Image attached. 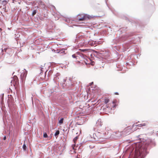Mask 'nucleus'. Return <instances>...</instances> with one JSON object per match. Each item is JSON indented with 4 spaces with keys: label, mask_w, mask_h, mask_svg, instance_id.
<instances>
[{
    "label": "nucleus",
    "mask_w": 158,
    "mask_h": 158,
    "mask_svg": "<svg viewBox=\"0 0 158 158\" xmlns=\"http://www.w3.org/2000/svg\"><path fill=\"white\" fill-rule=\"evenodd\" d=\"M135 156L137 158L139 156H141L144 152L146 151V148L142 146V143L138 142L135 143Z\"/></svg>",
    "instance_id": "f257e3e1"
},
{
    "label": "nucleus",
    "mask_w": 158,
    "mask_h": 158,
    "mask_svg": "<svg viewBox=\"0 0 158 158\" xmlns=\"http://www.w3.org/2000/svg\"><path fill=\"white\" fill-rule=\"evenodd\" d=\"M92 17L90 15L85 14L79 15L77 19L79 21H83L87 19H90Z\"/></svg>",
    "instance_id": "f03ea898"
},
{
    "label": "nucleus",
    "mask_w": 158,
    "mask_h": 158,
    "mask_svg": "<svg viewBox=\"0 0 158 158\" xmlns=\"http://www.w3.org/2000/svg\"><path fill=\"white\" fill-rule=\"evenodd\" d=\"M134 127V125L127 127L124 129V131L127 134H129L135 131V129H133Z\"/></svg>",
    "instance_id": "7ed1b4c3"
},
{
    "label": "nucleus",
    "mask_w": 158,
    "mask_h": 158,
    "mask_svg": "<svg viewBox=\"0 0 158 158\" xmlns=\"http://www.w3.org/2000/svg\"><path fill=\"white\" fill-rule=\"evenodd\" d=\"M77 139L78 137L77 136H76L73 139V142L74 144H73L71 146V147L73 149V153H72V151H71V153L72 154L76 153V149L75 148V147L76 145V141L77 140Z\"/></svg>",
    "instance_id": "20e7f679"
},
{
    "label": "nucleus",
    "mask_w": 158,
    "mask_h": 158,
    "mask_svg": "<svg viewBox=\"0 0 158 158\" xmlns=\"http://www.w3.org/2000/svg\"><path fill=\"white\" fill-rule=\"evenodd\" d=\"M27 72L26 70H25L23 73L21 74L20 77L21 80L23 82H24L26 79Z\"/></svg>",
    "instance_id": "39448f33"
},
{
    "label": "nucleus",
    "mask_w": 158,
    "mask_h": 158,
    "mask_svg": "<svg viewBox=\"0 0 158 158\" xmlns=\"http://www.w3.org/2000/svg\"><path fill=\"white\" fill-rule=\"evenodd\" d=\"M106 134V132L105 133H100L98 132L97 134V135L99 137L100 139H107L108 138V137L106 136H105V135Z\"/></svg>",
    "instance_id": "423d86ee"
},
{
    "label": "nucleus",
    "mask_w": 158,
    "mask_h": 158,
    "mask_svg": "<svg viewBox=\"0 0 158 158\" xmlns=\"http://www.w3.org/2000/svg\"><path fill=\"white\" fill-rule=\"evenodd\" d=\"M39 5L41 6L42 8H45L46 5L44 3L41 1H39Z\"/></svg>",
    "instance_id": "0eeeda50"
},
{
    "label": "nucleus",
    "mask_w": 158,
    "mask_h": 158,
    "mask_svg": "<svg viewBox=\"0 0 158 158\" xmlns=\"http://www.w3.org/2000/svg\"><path fill=\"white\" fill-rule=\"evenodd\" d=\"M103 102H104V103L106 104L108 103L110 101L109 99L108 98H104L103 99Z\"/></svg>",
    "instance_id": "6e6552de"
},
{
    "label": "nucleus",
    "mask_w": 158,
    "mask_h": 158,
    "mask_svg": "<svg viewBox=\"0 0 158 158\" xmlns=\"http://www.w3.org/2000/svg\"><path fill=\"white\" fill-rule=\"evenodd\" d=\"M116 102H117V100H115L113 101V102H112L113 105H112V106L113 108H115V107L116 106Z\"/></svg>",
    "instance_id": "1a4fd4ad"
},
{
    "label": "nucleus",
    "mask_w": 158,
    "mask_h": 158,
    "mask_svg": "<svg viewBox=\"0 0 158 158\" xmlns=\"http://www.w3.org/2000/svg\"><path fill=\"white\" fill-rule=\"evenodd\" d=\"M60 133V131L59 130L57 131L55 134V136H57Z\"/></svg>",
    "instance_id": "9d476101"
},
{
    "label": "nucleus",
    "mask_w": 158,
    "mask_h": 158,
    "mask_svg": "<svg viewBox=\"0 0 158 158\" xmlns=\"http://www.w3.org/2000/svg\"><path fill=\"white\" fill-rule=\"evenodd\" d=\"M72 57L74 58H76L77 59H78V58H79V56H76L75 55V54H73V55H72Z\"/></svg>",
    "instance_id": "9b49d317"
},
{
    "label": "nucleus",
    "mask_w": 158,
    "mask_h": 158,
    "mask_svg": "<svg viewBox=\"0 0 158 158\" xmlns=\"http://www.w3.org/2000/svg\"><path fill=\"white\" fill-rule=\"evenodd\" d=\"M64 119L63 118H61L59 121V123L60 124H62L63 122Z\"/></svg>",
    "instance_id": "f8f14e48"
},
{
    "label": "nucleus",
    "mask_w": 158,
    "mask_h": 158,
    "mask_svg": "<svg viewBox=\"0 0 158 158\" xmlns=\"http://www.w3.org/2000/svg\"><path fill=\"white\" fill-rule=\"evenodd\" d=\"M80 50L81 51V52H86L88 51V49H80Z\"/></svg>",
    "instance_id": "ddd939ff"
},
{
    "label": "nucleus",
    "mask_w": 158,
    "mask_h": 158,
    "mask_svg": "<svg viewBox=\"0 0 158 158\" xmlns=\"http://www.w3.org/2000/svg\"><path fill=\"white\" fill-rule=\"evenodd\" d=\"M23 149H24V150H26V148H27V147H26V146L25 145V144H24L23 145Z\"/></svg>",
    "instance_id": "4468645a"
},
{
    "label": "nucleus",
    "mask_w": 158,
    "mask_h": 158,
    "mask_svg": "<svg viewBox=\"0 0 158 158\" xmlns=\"http://www.w3.org/2000/svg\"><path fill=\"white\" fill-rule=\"evenodd\" d=\"M44 137V138H47L48 137V135L46 133H45L43 135Z\"/></svg>",
    "instance_id": "2eb2a0df"
},
{
    "label": "nucleus",
    "mask_w": 158,
    "mask_h": 158,
    "mask_svg": "<svg viewBox=\"0 0 158 158\" xmlns=\"http://www.w3.org/2000/svg\"><path fill=\"white\" fill-rule=\"evenodd\" d=\"M36 10H34L33 11V13H32L33 15H35L36 14Z\"/></svg>",
    "instance_id": "dca6fc26"
},
{
    "label": "nucleus",
    "mask_w": 158,
    "mask_h": 158,
    "mask_svg": "<svg viewBox=\"0 0 158 158\" xmlns=\"http://www.w3.org/2000/svg\"><path fill=\"white\" fill-rule=\"evenodd\" d=\"M93 84V82H92L90 83L89 84V85L90 86L92 85V84Z\"/></svg>",
    "instance_id": "f3484780"
},
{
    "label": "nucleus",
    "mask_w": 158,
    "mask_h": 158,
    "mask_svg": "<svg viewBox=\"0 0 158 158\" xmlns=\"http://www.w3.org/2000/svg\"><path fill=\"white\" fill-rule=\"evenodd\" d=\"M114 94L115 95H118V92H115Z\"/></svg>",
    "instance_id": "a211bd4d"
},
{
    "label": "nucleus",
    "mask_w": 158,
    "mask_h": 158,
    "mask_svg": "<svg viewBox=\"0 0 158 158\" xmlns=\"http://www.w3.org/2000/svg\"><path fill=\"white\" fill-rule=\"evenodd\" d=\"M6 139V137L5 136L4 138V140H5Z\"/></svg>",
    "instance_id": "6ab92c4d"
},
{
    "label": "nucleus",
    "mask_w": 158,
    "mask_h": 158,
    "mask_svg": "<svg viewBox=\"0 0 158 158\" xmlns=\"http://www.w3.org/2000/svg\"><path fill=\"white\" fill-rule=\"evenodd\" d=\"M78 158V155H77V158Z\"/></svg>",
    "instance_id": "aec40b11"
}]
</instances>
